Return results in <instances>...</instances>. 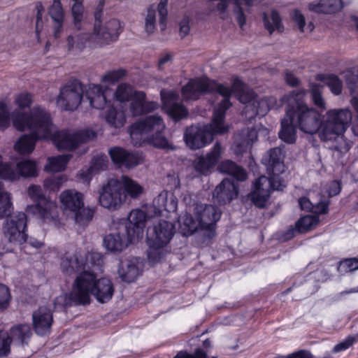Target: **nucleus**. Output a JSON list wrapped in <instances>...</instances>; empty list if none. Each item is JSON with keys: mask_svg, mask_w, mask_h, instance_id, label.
<instances>
[{"mask_svg": "<svg viewBox=\"0 0 358 358\" xmlns=\"http://www.w3.org/2000/svg\"><path fill=\"white\" fill-rule=\"evenodd\" d=\"M73 4L71 6V14L74 22H81L84 19L85 8L84 0H73Z\"/></svg>", "mask_w": 358, "mask_h": 358, "instance_id": "nucleus-44", "label": "nucleus"}, {"mask_svg": "<svg viewBox=\"0 0 358 358\" xmlns=\"http://www.w3.org/2000/svg\"><path fill=\"white\" fill-rule=\"evenodd\" d=\"M306 94L305 90L297 89L281 99L287 117L301 131L308 134L317 132L322 141L331 143L334 149L341 153L347 152L352 146L345 137L352 121L351 110L348 108L329 109L321 120L317 109L303 101Z\"/></svg>", "mask_w": 358, "mask_h": 358, "instance_id": "nucleus-1", "label": "nucleus"}, {"mask_svg": "<svg viewBox=\"0 0 358 358\" xmlns=\"http://www.w3.org/2000/svg\"><path fill=\"white\" fill-rule=\"evenodd\" d=\"M311 99L316 108L324 110L327 109V104L322 96V86L316 83L310 85Z\"/></svg>", "mask_w": 358, "mask_h": 358, "instance_id": "nucleus-40", "label": "nucleus"}, {"mask_svg": "<svg viewBox=\"0 0 358 358\" xmlns=\"http://www.w3.org/2000/svg\"><path fill=\"white\" fill-rule=\"evenodd\" d=\"M27 194L31 200L37 203L35 205L28 206L26 208L27 213L36 215L43 223L58 227L60 222L58 219L57 203L44 196L41 187L38 185H30Z\"/></svg>", "mask_w": 358, "mask_h": 358, "instance_id": "nucleus-13", "label": "nucleus"}, {"mask_svg": "<svg viewBox=\"0 0 358 358\" xmlns=\"http://www.w3.org/2000/svg\"><path fill=\"white\" fill-rule=\"evenodd\" d=\"M61 208L64 213H70L75 222L84 224L90 221L93 211L84 205V195L74 189H66L59 196Z\"/></svg>", "mask_w": 358, "mask_h": 358, "instance_id": "nucleus-15", "label": "nucleus"}, {"mask_svg": "<svg viewBox=\"0 0 358 358\" xmlns=\"http://www.w3.org/2000/svg\"><path fill=\"white\" fill-rule=\"evenodd\" d=\"M49 15L55 22H62L64 17V11L60 0H53L49 8Z\"/></svg>", "mask_w": 358, "mask_h": 358, "instance_id": "nucleus-42", "label": "nucleus"}, {"mask_svg": "<svg viewBox=\"0 0 358 358\" xmlns=\"http://www.w3.org/2000/svg\"><path fill=\"white\" fill-rule=\"evenodd\" d=\"M27 215L17 212L8 217L3 226V233L6 238L14 245H21L27 238Z\"/></svg>", "mask_w": 358, "mask_h": 358, "instance_id": "nucleus-16", "label": "nucleus"}, {"mask_svg": "<svg viewBox=\"0 0 358 358\" xmlns=\"http://www.w3.org/2000/svg\"><path fill=\"white\" fill-rule=\"evenodd\" d=\"M84 92L85 89L79 81H70L60 89L57 104L66 110H74L81 103Z\"/></svg>", "mask_w": 358, "mask_h": 358, "instance_id": "nucleus-17", "label": "nucleus"}, {"mask_svg": "<svg viewBox=\"0 0 358 358\" xmlns=\"http://www.w3.org/2000/svg\"><path fill=\"white\" fill-rule=\"evenodd\" d=\"M38 112L41 119L40 125L35 130L36 136L39 138H45V141H50L58 150H74L95 136V133L92 129L79 131L57 130L52 122L50 113Z\"/></svg>", "mask_w": 358, "mask_h": 358, "instance_id": "nucleus-6", "label": "nucleus"}, {"mask_svg": "<svg viewBox=\"0 0 358 358\" xmlns=\"http://www.w3.org/2000/svg\"><path fill=\"white\" fill-rule=\"evenodd\" d=\"M10 300L9 289L3 284L0 283V310L8 306Z\"/></svg>", "mask_w": 358, "mask_h": 358, "instance_id": "nucleus-49", "label": "nucleus"}, {"mask_svg": "<svg viewBox=\"0 0 358 358\" xmlns=\"http://www.w3.org/2000/svg\"><path fill=\"white\" fill-rule=\"evenodd\" d=\"M106 122L112 127H122L126 122V115L124 111L122 109H117L111 107L103 115Z\"/></svg>", "mask_w": 358, "mask_h": 358, "instance_id": "nucleus-35", "label": "nucleus"}, {"mask_svg": "<svg viewBox=\"0 0 358 358\" xmlns=\"http://www.w3.org/2000/svg\"><path fill=\"white\" fill-rule=\"evenodd\" d=\"M125 201L119 180L110 179L103 185L99 193L100 205L110 210L119 209Z\"/></svg>", "mask_w": 358, "mask_h": 358, "instance_id": "nucleus-18", "label": "nucleus"}, {"mask_svg": "<svg viewBox=\"0 0 358 358\" xmlns=\"http://www.w3.org/2000/svg\"><path fill=\"white\" fill-rule=\"evenodd\" d=\"M299 205L302 210L313 211L316 214H324L328 210V202L326 198L318 201H310V198L301 197L299 199Z\"/></svg>", "mask_w": 358, "mask_h": 358, "instance_id": "nucleus-32", "label": "nucleus"}, {"mask_svg": "<svg viewBox=\"0 0 358 358\" xmlns=\"http://www.w3.org/2000/svg\"><path fill=\"white\" fill-rule=\"evenodd\" d=\"M358 269V259L357 258L345 259L340 262L338 271L341 273L352 272Z\"/></svg>", "mask_w": 358, "mask_h": 358, "instance_id": "nucleus-45", "label": "nucleus"}, {"mask_svg": "<svg viewBox=\"0 0 358 358\" xmlns=\"http://www.w3.org/2000/svg\"><path fill=\"white\" fill-rule=\"evenodd\" d=\"M174 234V225L166 220H159L148 229V257L150 263H157L168 252L167 245Z\"/></svg>", "mask_w": 358, "mask_h": 358, "instance_id": "nucleus-12", "label": "nucleus"}, {"mask_svg": "<svg viewBox=\"0 0 358 358\" xmlns=\"http://www.w3.org/2000/svg\"><path fill=\"white\" fill-rule=\"evenodd\" d=\"M167 3L168 0H162L157 6L159 22H164L166 20L168 15V10L166 9Z\"/></svg>", "mask_w": 358, "mask_h": 358, "instance_id": "nucleus-54", "label": "nucleus"}, {"mask_svg": "<svg viewBox=\"0 0 358 358\" xmlns=\"http://www.w3.org/2000/svg\"><path fill=\"white\" fill-rule=\"evenodd\" d=\"M189 24H180L179 32L181 37L185 36L189 33Z\"/></svg>", "mask_w": 358, "mask_h": 358, "instance_id": "nucleus-63", "label": "nucleus"}, {"mask_svg": "<svg viewBox=\"0 0 358 358\" xmlns=\"http://www.w3.org/2000/svg\"><path fill=\"white\" fill-rule=\"evenodd\" d=\"M257 139V132L254 129H245L235 137V142L232 147L236 155H241L248 150L252 143Z\"/></svg>", "mask_w": 358, "mask_h": 358, "instance_id": "nucleus-25", "label": "nucleus"}, {"mask_svg": "<svg viewBox=\"0 0 358 358\" xmlns=\"http://www.w3.org/2000/svg\"><path fill=\"white\" fill-rule=\"evenodd\" d=\"M32 322L34 329L37 334L47 335L50 332L53 322L52 312L46 307H40L33 313Z\"/></svg>", "mask_w": 358, "mask_h": 358, "instance_id": "nucleus-23", "label": "nucleus"}, {"mask_svg": "<svg viewBox=\"0 0 358 358\" xmlns=\"http://www.w3.org/2000/svg\"><path fill=\"white\" fill-rule=\"evenodd\" d=\"M119 181L122 190L124 191L122 194L124 199L127 196L131 199H137L144 192V187L141 184L127 176H122Z\"/></svg>", "mask_w": 358, "mask_h": 358, "instance_id": "nucleus-30", "label": "nucleus"}, {"mask_svg": "<svg viewBox=\"0 0 358 358\" xmlns=\"http://www.w3.org/2000/svg\"><path fill=\"white\" fill-rule=\"evenodd\" d=\"M319 223V218L317 215H306L302 217L296 223V231L299 233L306 232L313 229ZM295 229L292 230V233Z\"/></svg>", "mask_w": 358, "mask_h": 358, "instance_id": "nucleus-39", "label": "nucleus"}, {"mask_svg": "<svg viewBox=\"0 0 358 358\" xmlns=\"http://www.w3.org/2000/svg\"><path fill=\"white\" fill-rule=\"evenodd\" d=\"M160 94L163 108L171 118L177 120L187 116V110L176 102L178 95L173 91L163 90Z\"/></svg>", "mask_w": 358, "mask_h": 358, "instance_id": "nucleus-21", "label": "nucleus"}, {"mask_svg": "<svg viewBox=\"0 0 358 358\" xmlns=\"http://www.w3.org/2000/svg\"><path fill=\"white\" fill-rule=\"evenodd\" d=\"M285 80L287 84H289L291 86H295L299 83L298 78L290 73H286Z\"/></svg>", "mask_w": 358, "mask_h": 358, "instance_id": "nucleus-61", "label": "nucleus"}, {"mask_svg": "<svg viewBox=\"0 0 358 358\" xmlns=\"http://www.w3.org/2000/svg\"><path fill=\"white\" fill-rule=\"evenodd\" d=\"M111 98L120 102L131 101L129 111L133 116H139L150 113L159 108L158 103L146 101V95L142 91H137L127 83L118 85L115 92L112 91Z\"/></svg>", "mask_w": 358, "mask_h": 358, "instance_id": "nucleus-14", "label": "nucleus"}, {"mask_svg": "<svg viewBox=\"0 0 358 358\" xmlns=\"http://www.w3.org/2000/svg\"><path fill=\"white\" fill-rule=\"evenodd\" d=\"M145 29L148 34H152L155 29V24H145Z\"/></svg>", "mask_w": 358, "mask_h": 358, "instance_id": "nucleus-64", "label": "nucleus"}, {"mask_svg": "<svg viewBox=\"0 0 358 358\" xmlns=\"http://www.w3.org/2000/svg\"><path fill=\"white\" fill-rule=\"evenodd\" d=\"M343 7L341 0H319L313 1L308 5L310 11L322 13L334 14L340 11Z\"/></svg>", "mask_w": 358, "mask_h": 358, "instance_id": "nucleus-28", "label": "nucleus"}, {"mask_svg": "<svg viewBox=\"0 0 358 358\" xmlns=\"http://www.w3.org/2000/svg\"><path fill=\"white\" fill-rule=\"evenodd\" d=\"M66 180L67 178L64 175L50 176L44 180L43 186L49 192H55L59 190Z\"/></svg>", "mask_w": 358, "mask_h": 358, "instance_id": "nucleus-41", "label": "nucleus"}, {"mask_svg": "<svg viewBox=\"0 0 358 358\" xmlns=\"http://www.w3.org/2000/svg\"><path fill=\"white\" fill-rule=\"evenodd\" d=\"M356 341V337L348 336L344 341L336 345L333 349V352L336 353L347 350Z\"/></svg>", "mask_w": 358, "mask_h": 358, "instance_id": "nucleus-51", "label": "nucleus"}, {"mask_svg": "<svg viewBox=\"0 0 358 358\" xmlns=\"http://www.w3.org/2000/svg\"><path fill=\"white\" fill-rule=\"evenodd\" d=\"M153 205L159 212L163 210L175 212L178 208V200L173 192L164 190L154 199Z\"/></svg>", "mask_w": 358, "mask_h": 358, "instance_id": "nucleus-29", "label": "nucleus"}, {"mask_svg": "<svg viewBox=\"0 0 358 358\" xmlns=\"http://www.w3.org/2000/svg\"><path fill=\"white\" fill-rule=\"evenodd\" d=\"M238 195L236 185L228 179H224L216 187L213 192L215 201L220 204H224L231 201Z\"/></svg>", "mask_w": 358, "mask_h": 358, "instance_id": "nucleus-26", "label": "nucleus"}, {"mask_svg": "<svg viewBox=\"0 0 358 358\" xmlns=\"http://www.w3.org/2000/svg\"><path fill=\"white\" fill-rule=\"evenodd\" d=\"M13 103L16 108L10 112L9 105L4 101H0V131L8 129L11 123L18 131L23 132L26 128H31L35 131L40 125L41 119L38 111L50 113L39 106H34L29 112H27L25 110L29 108L33 103V95L28 92L15 94Z\"/></svg>", "mask_w": 358, "mask_h": 358, "instance_id": "nucleus-4", "label": "nucleus"}, {"mask_svg": "<svg viewBox=\"0 0 358 358\" xmlns=\"http://www.w3.org/2000/svg\"><path fill=\"white\" fill-rule=\"evenodd\" d=\"M292 19L296 22H305V17L301 12L299 10H294L291 12Z\"/></svg>", "mask_w": 358, "mask_h": 358, "instance_id": "nucleus-60", "label": "nucleus"}, {"mask_svg": "<svg viewBox=\"0 0 358 358\" xmlns=\"http://www.w3.org/2000/svg\"><path fill=\"white\" fill-rule=\"evenodd\" d=\"M31 334V331L29 324H24L13 327L8 334L9 345L11 341L17 344L27 343Z\"/></svg>", "mask_w": 358, "mask_h": 358, "instance_id": "nucleus-33", "label": "nucleus"}, {"mask_svg": "<svg viewBox=\"0 0 358 358\" xmlns=\"http://www.w3.org/2000/svg\"><path fill=\"white\" fill-rule=\"evenodd\" d=\"M8 338V334L6 331H0V357L9 354Z\"/></svg>", "mask_w": 358, "mask_h": 358, "instance_id": "nucleus-50", "label": "nucleus"}, {"mask_svg": "<svg viewBox=\"0 0 358 358\" xmlns=\"http://www.w3.org/2000/svg\"><path fill=\"white\" fill-rule=\"evenodd\" d=\"M296 29L305 34H310L315 29L314 24H296Z\"/></svg>", "mask_w": 358, "mask_h": 358, "instance_id": "nucleus-57", "label": "nucleus"}, {"mask_svg": "<svg viewBox=\"0 0 358 358\" xmlns=\"http://www.w3.org/2000/svg\"><path fill=\"white\" fill-rule=\"evenodd\" d=\"M316 79L328 86L334 94L338 95L341 93L343 88L342 81L337 76L333 75H317Z\"/></svg>", "mask_w": 358, "mask_h": 358, "instance_id": "nucleus-38", "label": "nucleus"}, {"mask_svg": "<svg viewBox=\"0 0 358 358\" xmlns=\"http://www.w3.org/2000/svg\"><path fill=\"white\" fill-rule=\"evenodd\" d=\"M223 149L219 143H216L210 152L206 156L198 157L194 162V168L196 171L202 174H206L216 164L220 158Z\"/></svg>", "mask_w": 358, "mask_h": 358, "instance_id": "nucleus-24", "label": "nucleus"}, {"mask_svg": "<svg viewBox=\"0 0 358 358\" xmlns=\"http://www.w3.org/2000/svg\"><path fill=\"white\" fill-rule=\"evenodd\" d=\"M126 76V71L123 69H118L107 71L102 77L101 82L103 83H115Z\"/></svg>", "mask_w": 358, "mask_h": 358, "instance_id": "nucleus-43", "label": "nucleus"}, {"mask_svg": "<svg viewBox=\"0 0 358 358\" xmlns=\"http://www.w3.org/2000/svg\"><path fill=\"white\" fill-rule=\"evenodd\" d=\"M341 191V185L338 181L333 180L326 186V194L321 196L322 199H327L329 203V198L337 195Z\"/></svg>", "mask_w": 358, "mask_h": 358, "instance_id": "nucleus-47", "label": "nucleus"}, {"mask_svg": "<svg viewBox=\"0 0 358 358\" xmlns=\"http://www.w3.org/2000/svg\"><path fill=\"white\" fill-rule=\"evenodd\" d=\"M72 157L71 155L64 154L48 158V163L44 167L47 172L55 173L65 170L68 162Z\"/></svg>", "mask_w": 358, "mask_h": 358, "instance_id": "nucleus-34", "label": "nucleus"}, {"mask_svg": "<svg viewBox=\"0 0 358 358\" xmlns=\"http://www.w3.org/2000/svg\"><path fill=\"white\" fill-rule=\"evenodd\" d=\"M127 152L121 148H113L109 150L112 161L117 164L124 165Z\"/></svg>", "mask_w": 358, "mask_h": 358, "instance_id": "nucleus-46", "label": "nucleus"}, {"mask_svg": "<svg viewBox=\"0 0 358 358\" xmlns=\"http://www.w3.org/2000/svg\"><path fill=\"white\" fill-rule=\"evenodd\" d=\"M194 217L185 213L178 219L179 231L185 236L192 235L196 231H203L208 236L214 234L215 223L221 217V211L211 205L197 203L194 207Z\"/></svg>", "mask_w": 358, "mask_h": 358, "instance_id": "nucleus-10", "label": "nucleus"}, {"mask_svg": "<svg viewBox=\"0 0 358 358\" xmlns=\"http://www.w3.org/2000/svg\"><path fill=\"white\" fill-rule=\"evenodd\" d=\"M231 103L227 99L220 102L215 107L211 123L202 127L191 126L184 134V140L187 147L196 150L209 144L215 134H223L229 129V126L224 121V113Z\"/></svg>", "mask_w": 358, "mask_h": 358, "instance_id": "nucleus-7", "label": "nucleus"}, {"mask_svg": "<svg viewBox=\"0 0 358 358\" xmlns=\"http://www.w3.org/2000/svg\"><path fill=\"white\" fill-rule=\"evenodd\" d=\"M285 155L280 148L270 150L262 159L266 166L269 178L259 177L254 183V189L250 194L254 204L264 208L273 190H282L285 182L281 175L285 172L283 162Z\"/></svg>", "mask_w": 358, "mask_h": 358, "instance_id": "nucleus-5", "label": "nucleus"}, {"mask_svg": "<svg viewBox=\"0 0 358 358\" xmlns=\"http://www.w3.org/2000/svg\"><path fill=\"white\" fill-rule=\"evenodd\" d=\"M143 265L136 257L125 259L121 261L118 274L120 278L125 282H132L142 274Z\"/></svg>", "mask_w": 358, "mask_h": 358, "instance_id": "nucleus-22", "label": "nucleus"}, {"mask_svg": "<svg viewBox=\"0 0 358 358\" xmlns=\"http://www.w3.org/2000/svg\"><path fill=\"white\" fill-rule=\"evenodd\" d=\"M85 94L92 108L101 110L110 103L112 90L101 85L90 84L85 88Z\"/></svg>", "mask_w": 358, "mask_h": 358, "instance_id": "nucleus-20", "label": "nucleus"}, {"mask_svg": "<svg viewBox=\"0 0 358 358\" xmlns=\"http://www.w3.org/2000/svg\"><path fill=\"white\" fill-rule=\"evenodd\" d=\"M105 5V0H100L96 6L94 15L96 22H100L102 20L103 9Z\"/></svg>", "mask_w": 358, "mask_h": 358, "instance_id": "nucleus-55", "label": "nucleus"}, {"mask_svg": "<svg viewBox=\"0 0 358 358\" xmlns=\"http://www.w3.org/2000/svg\"><path fill=\"white\" fill-rule=\"evenodd\" d=\"M108 163L107 157L104 155H99L95 157L90 168L83 169L80 171L79 177L84 182H89L93 175L106 168Z\"/></svg>", "mask_w": 358, "mask_h": 358, "instance_id": "nucleus-31", "label": "nucleus"}, {"mask_svg": "<svg viewBox=\"0 0 358 358\" xmlns=\"http://www.w3.org/2000/svg\"><path fill=\"white\" fill-rule=\"evenodd\" d=\"M156 21V9L154 5L150 6L147 10L145 22H155Z\"/></svg>", "mask_w": 358, "mask_h": 358, "instance_id": "nucleus-56", "label": "nucleus"}, {"mask_svg": "<svg viewBox=\"0 0 358 358\" xmlns=\"http://www.w3.org/2000/svg\"><path fill=\"white\" fill-rule=\"evenodd\" d=\"M35 8L36 10V22H41L43 20L42 16L44 13L45 9L41 3V2H37L35 6Z\"/></svg>", "mask_w": 358, "mask_h": 358, "instance_id": "nucleus-59", "label": "nucleus"}, {"mask_svg": "<svg viewBox=\"0 0 358 358\" xmlns=\"http://www.w3.org/2000/svg\"><path fill=\"white\" fill-rule=\"evenodd\" d=\"M129 224L124 232H113L103 238V246L110 252H120L126 249L129 244L143 238L145 226L146 214L140 209L131 211L128 216Z\"/></svg>", "mask_w": 358, "mask_h": 358, "instance_id": "nucleus-9", "label": "nucleus"}, {"mask_svg": "<svg viewBox=\"0 0 358 358\" xmlns=\"http://www.w3.org/2000/svg\"><path fill=\"white\" fill-rule=\"evenodd\" d=\"M4 175V180L15 181L20 178H31L38 176V167L33 160L24 159L16 164L8 162V169Z\"/></svg>", "mask_w": 358, "mask_h": 358, "instance_id": "nucleus-19", "label": "nucleus"}, {"mask_svg": "<svg viewBox=\"0 0 358 358\" xmlns=\"http://www.w3.org/2000/svg\"><path fill=\"white\" fill-rule=\"evenodd\" d=\"M265 27L270 34L275 31L280 33L283 30L282 24H265Z\"/></svg>", "mask_w": 358, "mask_h": 358, "instance_id": "nucleus-58", "label": "nucleus"}, {"mask_svg": "<svg viewBox=\"0 0 358 358\" xmlns=\"http://www.w3.org/2000/svg\"><path fill=\"white\" fill-rule=\"evenodd\" d=\"M174 358H209L205 351L197 349L192 355L180 352ZM212 358H216L213 357Z\"/></svg>", "mask_w": 358, "mask_h": 358, "instance_id": "nucleus-53", "label": "nucleus"}, {"mask_svg": "<svg viewBox=\"0 0 358 358\" xmlns=\"http://www.w3.org/2000/svg\"><path fill=\"white\" fill-rule=\"evenodd\" d=\"M218 169L222 173L234 176L238 180H245L247 178L246 171L230 160L222 162L218 166Z\"/></svg>", "mask_w": 358, "mask_h": 358, "instance_id": "nucleus-36", "label": "nucleus"}, {"mask_svg": "<svg viewBox=\"0 0 358 358\" xmlns=\"http://www.w3.org/2000/svg\"><path fill=\"white\" fill-rule=\"evenodd\" d=\"M29 131L30 134L21 136L14 145L15 150L21 155L31 153L35 148L37 141H45V138H39L36 136L34 129L26 128L23 131Z\"/></svg>", "mask_w": 358, "mask_h": 358, "instance_id": "nucleus-27", "label": "nucleus"}, {"mask_svg": "<svg viewBox=\"0 0 358 358\" xmlns=\"http://www.w3.org/2000/svg\"><path fill=\"white\" fill-rule=\"evenodd\" d=\"M172 59V55L171 54H164L161 56V57L159 59V66H162L164 64L169 63Z\"/></svg>", "mask_w": 358, "mask_h": 358, "instance_id": "nucleus-62", "label": "nucleus"}, {"mask_svg": "<svg viewBox=\"0 0 358 358\" xmlns=\"http://www.w3.org/2000/svg\"><path fill=\"white\" fill-rule=\"evenodd\" d=\"M214 91L222 96L220 102L227 99L230 103L229 98L234 94L237 99L245 105L244 114L250 121L255 116L263 117L271 109L283 105L281 101L278 105L273 96L256 97L254 92L237 77L233 78L231 87L218 84L206 77L192 79L182 87V95L186 101L196 100L203 94Z\"/></svg>", "mask_w": 358, "mask_h": 358, "instance_id": "nucleus-3", "label": "nucleus"}, {"mask_svg": "<svg viewBox=\"0 0 358 358\" xmlns=\"http://www.w3.org/2000/svg\"><path fill=\"white\" fill-rule=\"evenodd\" d=\"M101 255L96 252H77L73 255H66L62 260L61 267L64 272L71 273L83 270L76 278L69 295L61 294L55 300L56 308L70 306L87 305L90 303L91 295L100 303H106L112 299L114 287L107 278L96 279L95 275L85 271L94 266L99 265Z\"/></svg>", "mask_w": 358, "mask_h": 358, "instance_id": "nucleus-2", "label": "nucleus"}, {"mask_svg": "<svg viewBox=\"0 0 358 358\" xmlns=\"http://www.w3.org/2000/svg\"><path fill=\"white\" fill-rule=\"evenodd\" d=\"M263 20L264 22H281L282 18L276 10H271L268 13H263Z\"/></svg>", "mask_w": 358, "mask_h": 358, "instance_id": "nucleus-52", "label": "nucleus"}, {"mask_svg": "<svg viewBox=\"0 0 358 358\" xmlns=\"http://www.w3.org/2000/svg\"><path fill=\"white\" fill-rule=\"evenodd\" d=\"M143 162V157L138 153H129L127 152L124 165L127 168H133Z\"/></svg>", "mask_w": 358, "mask_h": 358, "instance_id": "nucleus-48", "label": "nucleus"}, {"mask_svg": "<svg viewBox=\"0 0 358 358\" xmlns=\"http://www.w3.org/2000/svg\"><path fill=\"white\" fill-rule=\"evenodd\" d=\"M164 129L163 120L160 116L154 115L133 124L129 131L133 143L136 145L148 142L157 148L173 150L175 146L162 134Z\"/></svg>", "mask_w": 358, "mask_h": 358, "instance_id": "nucleus-8", "label": "nucleus"}, {"mask_svg": "<svg viewBox=\"0 0 358 358\" xmlns=\"http://www.w3.org/2000/svg\"><path fill=\"white\" fill-rule=\"evenodd\" d=\"M120 24H95L92 34H82L76 36H69L67 39L69 50H81L85 47L96 48L108 45L117 40Z\"/></svg>", "mask_w": 358, "mask_h": 358, "instance_id": "nucleus-11", "label": "nucleus"}, {"mask_svg": "<svg viewBox=\"0 0 358 358\" xmlns=\"http://www.w3.org/2000/svg\"><path fill=\"white\" fill-rule=\"evenodd\" d=\"M294 122H291L289 117H285L281 121V129L279 131L280 138L287 143H293L296 138Z\"/></svg>", "mask_w": 358, "mask_h": 358, "instance_id": "nucleus-37", "label": "nucleus"}]
</instances>
